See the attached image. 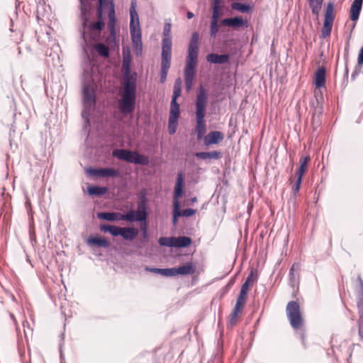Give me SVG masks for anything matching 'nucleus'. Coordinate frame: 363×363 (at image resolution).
I'll return each instance as SVG.
<instances>
[{
  "label": "nucleus",
  "instance_id": "603ef678",
  "mask_svg": "<svg viewBox=\"0 0 363 363\" xmlns=\"http://www.w3.org/2000/svg\"><path fill=\"white\" fill-rule=\"evenodd\" d=\"M168 74L167 70H162L160 72V82L164 83L167 79V76Z\"/></svg>",
  "mask_w": 363,
  "mask_h": 363
},
{
  "label": "nucleus",
  "instance_id": "f704fd0d",
  "mask_svg": "<svg viewBox=\"0 0 363 363\" xmlns=\"http://www.w3.org/2000/svg\"><path fill=\"white\" fill-rule=\"evenodd\" d=\"M129 151L130 150H128L117 149L113 152V156L116 157L118 159H120V160L127 162Z\"/></svg>",
  "mask_w": 363,
  "mask_h": 363
},
{
  "label": "nucleus",
  "instance_id": "0eeeda50",
  "mask_svg": "<svg viewBox=\"0 0 363 363\" xmlns=\"http://www.w3.org/2000/svg\"><path fill=\"white\" fill-rule=\"evenodd\" d=\"M252 277H253V272L252 271L250 274L247 276L246 280L243 283V284L241 286L240 295L237 299L235 308L233 309V311L231 314V320L230 322L233 323V322L238 317V313L240 312L241 309L243 308L247 294L249 291V287L252 284Z\"/></svg>",
  "mask_w": 363,
  "mask_h": 363
},
{
  "label": "nucleus",
  "instance_id": "79ce46f5",
  "mask_svg": "<svg viewBox=\"0 0 363 363\" xmlns=\"http://www.w3.org/2000/svg\"><path fill=\"white\" fill-rule=\"evenodd\" d=\"M178 125V120L169 119L168 120V133L169 135H173L177 130Z\"/></svg>",
  "mask_w": 363,
  "mask_h": 363
},
{
  "label": "nucleus",
  "instance_id": "393cba45",
  "mask_svg": "<svg viewBox=\"0 0 363 363\" xmlns=\"http://www.w3.org/2000/svg\"><path fill=\"white\" fill-rule=\"evenodd\" d=\"M195 156L197 158L202 160H218L220 157V152L218 151H212V152H196Z\"/></svg>",
  "mask_w": 363,
  "mask_h": 363
},
{
  "label": "nucleus",
  "instance_id": "39448f33",
  "mask_svg": "<svg viewBox=\"0 0 363 363\" xmlns=\"http://www.w3.org/2000/svg\"><path fill=\"white\" fill-rule=\"evenodd\" d=\"M82 96L84 108L82 112V117L85 123L84 126L86 127L89 126V117L96 105L95 91L89 85L84 84L82 89Z\"/></svg>",
  "mask_w": 363,
  "mask_h": 363
},
{
  "label": "nucleus",
  "instance_id": "b1692460",
  "mask_svg": "<svg viewBox=\"0 0 363 363\" xmlns=\"http://www.w3.org/2000/svg\"><path fill=\"white\" fill-rule=\"evenodd\" d=\"M308 1L312 13L318 18L322 9L324 0H308Z\"/></svg>",
  "mask_w": 363,
  "mask_h": 363
},
{
  "label": "nucleus",
  "instance_id": "6e6552de",
  "mask_svg": "<svg viewBox=\"0 0 363 363\" xmlns=\"http://www.w3.org/2000/svg\"><path fill=\"white\" fill-rule=\"evenodd\" d=\"M184 186V177L182 172L177 174V182L174 192V215H173V223H176L177 217L182 216V211L179 210V198L183 193Z\"/></svg>",
  "mask_w": 363,
  "mask_h": 363
},
{
  "label": "nucleus",
  "instance_id": "9d476101",
  "mask_svg": "<svg viewBox=\"0 0 363 363\" xmlns=\"http://www.w3.org/2000/svg\"><path fill=\"white\" fill-rule=\"evenodd\" d=\"M334 4L333 2H328L326 5V10L324 16L323 26L321 30V36L323 38L328 37L332 31L334 21Z\"/></svg>",
  "mask_w": 363,
  "mask_h": 363
},
{
  "label": "nucleus",
  "instance_id": "8fccbe9b",
  "mask_svg": "<svg viewBox=\"0 0 363 363\" xmlns=\"http://www.w3.org/2000/svg\"><path fill=\"white\" fill-rule=\"evenodd\" d=\"M196 213V210L192 208H186L182 211L183 216L190 217Z\"/></svg>",
  "mask_w": 363,
  "mask_h": 363
},
{
  "label": "nucleus",
  "instance_id": "4d7b16f0",
  "mask_svg": "<svg viewBox=\"0 0 363 363\" xmlns=\"http://www.w3.org/2000/svg\"><path fill=\"white\" fill-rule=\"evenodd\" d=\"M357 62L359 65L363 64V47L359 50Z\"/></svg>",
  "mask_w": 363,
  "mask_h": 363
},
{
  "label": "nucleus",
  "instance_id": "423d86ee",
  "mask_svg": "<svg viewBox=\"0 0 363 363\" xmlns=\"http://www.w3.org/2000/svg\"><path fill=\"white\" fill-rule=\"evenodd\" d=\"M286 316L291 326L295 329H301L303 325L299 304L295 301H289L286 308Z\"/></svg>",
  "mask_w": 363,
  "mask_h": 363
},
{
  "label": "nucleus",
  "instance_id": "c85d7f7f",
  "mask_svg": "<svg viewBox=\"0 0 363 363\" xmlns=\"http://www.w3.org/2000/svg\"><path fill=\"white\" fill-rule=\"evenodd\" d=\"M101 230L104 232H108L113 236H118L120 235L121 227L111 225H101L100 226Z\"/></svg>",
  "mask_w": 363,
  "mask_h": 363
},
{
  "label": "nucleus",
  "instance_id": "864d4df0",
  "mask_svg": "<svg viewBox=\"0 0 363 363\" xmlns=\"http://www.w3.org/2000/svg\"><path fill=\"white\" fill-rule=\"evenodd\" d=\"M178 96H175L172 95L171 103H170V108L173 107H179V104L177 102Z\"/></svg>",
  "mask_w": 363,
  "mask_h": 363
},
{
  "label": "nucleus",
  "instance_id": "c03bdc74",
  "mask_svg": "<svg viewBox=\"0 0 363 363\" xmlns=\"http://www.w3.org/2000/svg\"><path fill=\"white\" fill-rule=\"evenodd\" d=\"M160 274L164 277H174L176 276L175 268H165L161 269Z\"/></svg>",
  "mask_w": 363,
  "mask_h": 363
},
{
  "label": "nucleus",
  "instance_id": "72a5a7b5",
  "mask_svg": "<svg viewBox=\"0 0 363 363\" xmlns=\"http://www.w3.org/2000/svg\"><path fill=\"white\" fill-rule=\"evenodd\" d=\"M174 240H175L174 237H170V238L162 237L159 239L158 242L161 246L171 247H175Z\"/></svg>",
  "mask_w": 363,
  "mask_h": 363
},
{
  "label": "nucleus",
  "instance_id": "bb28decb",
  "mask_svg": "<svg viewBox=\"0 0 363 363\" xmlns=\"http://www.w3.org/2000/svg\"><path fill=\"white\" fill-rule=\"evenodd\" d=\"M106 186H90L87 188V193L91 196H101L108 192Z\"/></svg>",
  "mask_w": 363,
  "mask_h": 363
},
{
  "label": "nucleus",
  "instance_id": "6e6d98bb",
  "mask_svg": "<svg viewBox=\"0 0 363 363\" xmlns=\"http://www.w3.org/2000/svg\"><path fill=\"white\" fill-rule=\"evenodd\" d=\"M160 270H161L160 268H152V267H145V271L151 272L159 274H160Z\"/></svg>",
  "mask_w": 363,
  "mask_h": 363
},
{
  "label": "nucleus",
  "instance_id": "e2e57ef3",
  "mask_svg": "<svg viewBox=\"0 0 363 363\" xmlns=\"http://www.w3.org/2000/svg\"><path fill=\"white\" fill-rule=\"evenodd\" d=\"M347 58L345 59V74H348V69H347Z\"/></svg>",
  "mask_w": 363,
  "mask_h": 363
},
{
  "label": "nucleus",
  "instance_id": "ea45409f",
  "mask_svg": "<svg viewBox=\"0 0 363 363\" xmlns=\"http://www.w3.org/2000/svg\"><path fill=\"white\" fill-rule=\"evenodd\" d=\"M107 6V4L103 2H98V6L96 9V15L99 21H104V9Z\"/></svg>",
  "mask_w": 363,
  "mask_h": 363
},
{
  "label": "nucleus",
  "instance_id": "49530a36",
  "mask_svg": "<svg viewBox=\"0 0 363 363\" xmlns=\"http://www.w3.org/2000/svg\"><path fill=\"white\" fill-rule=\"evenodd\" d=\"M303 177L296 176V180L292 186V191L294 195L297 194L300 190Z\"/></svg>",
  "mask_w": 363,
  "mask_h": 363
},
{
  "label": "nucleus",
  "instance_id": "cd10ccee",
  "mask_svg": "<svg viewBox=\"0 0 363 363\" xmlns=\"http://www.w3.org/2000/svg\"><path fill=\"white\" fill-rule=\"evenodd\" d=\"M309 161L310 157L308 156H306L300 159V166L297 170L296 176L303 177V174L308 169Z\"/></svg>",
  "mask_w": 363,
  "mask_h": 363
},
{
  "label": "nucleus",
  "instance_id": "774afa93",
  "mask_svg": "<svg viewBox=\"0 0 363 363\" xmlns=\"http://www.w3.org/2000/svg\"><path fill=\"white\" fill-rule=\"evenodd\" d=\"M196 200V198L194 197L193 199H192V201H195Z\"/></svg>",
  "mask_w": 363,
  "mask_h": 363
},
{
  "label": "nucleus",
  "instance_id": "2eb2a0df",
  "mask_svg": "<svg viewBox=\"0 0 363 363\" xmlns=\"http://www.w3.org/2000/svg\"><path fill=\"white\" fill-rule=\"evenodd\" d=\"M127 162L141 165H147L149 164V159L136 151L130 150Z\"/></svg>",
  "mask_w": 363,
  "mask_h": 363
},
{
  "label": "nucleus",
  "instance_id": "de8ad7c7",
  "mask_svg": "<svg viewBox=\"0 0 363 363\" xmlns=\"http://www.w3.org/2000/svg\"><path fill=\"white\" fill-rule=\"evenodd\" d=\"M89 175L91 177H102V168L100 169H94V168H89L86 170Z\"/></svg>",
  "mask_w": 363,
  "mask_h": 363
},
{
  "label": "nucleus",
  "instance_id": "5fc2aeb1",
  "mask_svg": "<svg viewBox=\"0 0 363 363\" xmlns=\"http://www.w3.org/2000/svg\"><path fill=\"white\" fill-rule=\"evenodd\" d=\"M23 328H24L25 337L27 339L28 338V332L30 329V327L28 325V323L27 321H24L23 323Z\"/></svg>",
  "mask_w": 363,
  "mask_h": 363
},
{
  "label": "nucleus",
  "instance_id": "dca6fc26",
  "mask_svg": "<svg viewBox=\"0 0 363 363\" xmlns=\"http://www.w3.org/2000/svg\"><path fill=\"white\" fill-rule=\"evenodd\" d=\"M108 28L111 33V35H114L116 33V16L115 11V4L111 2V6H108Z\"/></svg>",
  "mask_w": 363,
  "mask_h": 363
},
{
  "label": "nucleus",
  "instance_id": "4468645a",
  "mask_svg": "<svg viewBox=\"0 0 363 363\" xmlns=\"http://www.w3.org/2000/svg\"><path fill=\"white\" fill-rule=\"evenodd\" d=\"M172 48L162 47L161 69L167 70L171 65Z\"/></svg>",
  "mask_w": 363,
  "mask_h": 363
},
{
  "label": "nucleus",
  "instance_id": "0e129e2a",
  "mask_svg": "<svg viewBox=\"0 0 363 363\" xmlns=\"http://www.w3.org/2000/svg\"><path fill=\"white\" fill-rule=\"evenodd\" d=\"M216 3H217V5L220 6V0H213V4H216Z\"/></svg>",
  "mask_w": 363,
  "mask_h": 363
},
{
  "label": "nucleus",
  "instance_id": "7ed1b4c3",
  "mask_svg": "<svg viewBox=\"0 0 363 363\" xmlns=\"http://www.w3.org/2000/svg\"><path fill=\"white\" fill-rule=\"evenodd\" d=\"M113 221L115 220H127L133 223L134 221L143 222L145 223V228H143V236H147V223L146 220L148 217L147 214V204L145 197L139 201L137 203V211H135L131 210L127 212L125 214H122L118 212H113Z\"/></svg>",
  "mask_w": 363,
  "mask_h": 363
},
{
  "label": "nucleus",
  "instance_id": "f8f14e48",
  "mask_svg": "<svg viewBox=\"0 0 363 363\" xmlns=\"http://www.w3.org/2000/svg\"><path fill=\"white\" fill-rule=\"evenodd\" d=\"M358 286L356 288L355 294L357 298V307L358 313L360 318L363 317V280L361 275L359 274L357 277Z\"/></svg>",
  "mask_w": 363,
  "mask_h": 363
},
{
  "label": "nucleus",
  "instance_id": "f257e3e1",
  "mask_svg": "<svg viewBox=\"0 0 363 363\" xmlns=\"http://www.w3.org/2000/svg\"><path fill=\"white\" fill-rule=\"evenodd\" d=\"M129 60H124L123 67L126 72L123 78V91L119 101V109L123 114L133 111L136 103V79L129 74Z\"/></svg>",
  "mask_w": 363,
  "mask_h": 363
},
{
  "label": "nucleus",
  "instance_id": "6ab92c4d",
  "mask_svg": "<svg viewBox=\"0 0 363 363\" xmlns=\"http://www.w3.org/2000/svg\"><path fill=\"white\" fill-rule=\"evenodd\" d=\"M230 59L229 54L218 55L216 53H210L206 56V60L212 64H224Z\"/></svg>",
  "mask_w": 363,
  "mask_h": 363
},
{
  "label": "nucleus",
  "instance_id": "f03ea898",
  "mask_svg": "<svg viewBox=\"0 0 363 363\" xmlns=\"http://www.w3.org/2000/svg\"><path fill=\"white\" fill-rule=\"evenodd\" d=\"M199 40V35L198 32H194L191 35L188 47V55L184 69V81L187 91H189L192 88L193 80L198 64Z\"/></svg>",
  "mask_w": 363,
  "mask_h": 363
},
{
  "label": "nucleus",
  "instance_id": "a211bd4d",
  "mask_svg": "<svg viewBox=\"0 0 363 363\" xmlns=\"http://www.w3.org/2000/svg\"><path fill=\"white\" fill-rule=\"evenodd\" d=\"M221 23L229 27H232L235 29L245 26V21L242 17L235 16L234 18H227L222 20Z\"/></svg>",
  "mask_w": 363,
  "mask_h": 363
},
{
  "label": "nucleus",
  "instance_id": "a19ab883",
  "mask_svg": "<svg viewBox=\"0 0 363 363\" xmlns=\"http://www.w3.org/2000/svg\"><path fill=\"white\" fill-rule=\"evenodd\" d=\"M182 84V82L180 78H178L175 80V82L174 84L173 96L179 97L181 95Z\"/></svg>",
  "mask_w": 363,
  "mask_h": 363
},
{
  "label": "nucleus",
  "instance_id": "e433bc0d",
  "mask_svg": "<svg viewBox=\"0 0 363 363\" xmlns=\"http://www.w3.org/2000/svg\"><path fill=\"white\" fill-rule=\"evenodd\" d=\"M119 175V172L112 168H102V177H116Z\"/></svg>",
  "mask_w": 363,
  "mask_h": 363
},
{
  "label": "nucleus",
  "instance_id": "69168bd1",
  "mask_svg": "<svg viewBox=\"0 0 363 363\" xmlns=\"http://www.w3.org/2000/svg\"><path fill=\"white\" fill-rule=\"evenodd\" d=\"M289 182H290V184H292L294 182V178L293 177H291L289 179Z\"/></svg>",
  "mask_w": 363,
  "mask_h": 363
},
{
  "label": "nucleus",
  "instance_id": "37998d69",
  "mask_svg": "<svg viewBox=\"0 0 363 363\" xmlns=\"http://www.w3.org/2000/svg\"><path fill=\"white\" fill-rule=\"evenodd\" d=\"M113 212H101L99 213L97 216L99 218L106 220L108 221H113Z\"/></svg>",
  "mask_w": 363,
  "mask_h": 363
},
{
  "label": "nucleus",
  "instance_id": "412c9836",
  "mask_svg": "<svg viewBox=\"0 0 363 363\" xmlns=\"http://www.w3.org/2000/svg\"><path fill=\"white\" fill-rule=\"evenodd\" d=\"M363 0H354L350 8V19L355 21L359 18Z\"/></svg>",
  "mask_w": 363,
  "mask_h": 363
},
{
  "label": "nucleus",
  "instance_id": "680f3d73",
  "mask_svg": "<svg viewBox=\"0 0 363 363\" xmlns=\"http://www.w3.org/2000/svg\"><path fill=\"white\" fill-rule=\"evenodd\" d=\"M60 359H61V362L62 363L63 360H64V355L62 354V346H60Z\"/></svg>",
  "mask_w": 363,
  "mask_h": 363
},
{
  "label": "nucleus",
  "instance_id": "1a4fd4ad",
  "mask_svg": "<svg viewBox=\"0 0 363 363\" xmlns=\"http://www.w3.org/2000/svg\"><path fill=\"white\" fill-rule=\"evenodd\" d=\"M80 1V10H81V17L82 20V28L83 30L81 33V38L83 40V43H82L81 45L82 49L86 51L87 48L91 44V41L94 40V38L92 37L91 34H87L86 33V28L87 27V12L88 10L86 9L85 5L84 4L83 0H79Z\"/></svg>",
  "mask_w": 363,
  "mask_h": 363
},
{
  "label": "nucleus",
  "instance_id": "c756f323",
  "mask_svg": "<svg viewBox=\"0 0 363 363\" xmlns=\"http://www.w3.org/2000/svg\"><path fill=\"white\" fill-rule=\"evenodd\" d=\"M87 243L89 245H95L99 247H108L109 246V242L101 238H92L90 237L87 240Z\"/></svg>",
  "mask_w": 363,
  "mask_h": 363
},
{
  "label": "nucleus",
  "instance_id": "58836bf2",
  "mask_svg": "<svg viewBox=\"0 0 363 363\" xmlns=\"http://www.w3.org/2000/svg\"><path fill=\"white\" fill-rule=\"evenodd\" d=\"M104 26L105 23L104 21H98L97 22L91 23L89 29L90 31L96 30L100 32L104 28Z\"/></svg>",
  "mask_w": 363,
  "mask_h": 363
},
{
  "label": "nucleus",
  "instance_id": "a878e982",
  "mask_svg": "<svg viewBox=\"0 0 363 363\" xmlns=\"http://www.w3.org/2000/svg\"><path fill=\"white\" fill-rule=\"evenodd\" d=\"M325 83V70L324 68H319L315 76V84L317 87L324 86Z\"/></svg>",
  "mask_w": 363,
  "mask_h": 363
},
{
  "label": "nucleus",
  "instance_id": "2f4dec72",
  "mask_svg": "<svg viewBox=\"0 0 363 363\" xmlns=\"http://www.w3.org/2000/svg\"><path fill=\"white\" fill-rule=\"evenodd\" d=\"M94 48L95 50L99 55L104 57H108L109 56V48L104 44L97 43L95 45Z\"/></svg>",
  "mask_w": 363,
  "mask_h": 363
},
{
  "label": "nucleus",
  "instance_id": "4c0bfd02",
  "mask_svg": "<svg viewBox=\"0 0 363 363\" xmlns=\"http://www.w3.org/2000/svg\"><path fill=\"white\" fill-rule=\"evenodd\" d=\"M299 269V264L297 263H294L291 267L290 268L289 276V280L290 283L291 284H294L296 281V277L295 274V271Z\"/></svg>",
  "mask_w": 363,
  "mask_h": 363
},
{
  "label": "nucleus",
  "instance_id": "09e8293b",
  "mask_svg": "<svg viewBox=\"0 0 363 363\" xmlns=\"http://www.w3.org/2000/svg\"><path fill=\"white\" fill-rule=\"evenodd\" d=\"M218 32V23H211L210 35L211 38H216Z\"/></svg>",
  "mask_w": 363,
  "mask_h": 363
},
{
  "label": "nucleus",
  "instance_id": "052dcab7",
  "mask_svg": "<svg viewBox=\"0 0 363 363\" xmlns=\"http://www.w3.org/2000/svg\"><path fill=\"white\" fill-rule=\"evenodd\" d=\"M358 335L362 340H363V329H359Z\"/></svg>",
  "mask_w": 363,
  "mask_h": 363
},
{
  "label": "nucleus",
  "instance_id": "473e14b6",
  "mask_svg": "<svg viewBox=\"0 0 363 363\" xmlns=\"http://www.w3.org/2000/svg\"><path fill=\"white\" fill-rule=\"evenodd\" d=\"M231 7L234 10H237L241 13H248L250 11V6L240 2H233Z\"/></svg>",
  "mask_w": 363,
  "mask_h": 363
},
{
  "label": "nucleus",
  "instance_id": "f3484780",
  "mask_svg": "<svg viewBox=\"0 0 363 363\" xmlns=\"http://www.w3.org/2000/svg\"><path fill=\"white\" fill-rule=\"evenodd\" d=\"M172 25L170 21L165 22L163 29V37L162 40V47L172 48V41L171 35Z\"/></svg>",
  "mask_w": 363,
  "mask_h": 363
},
{
  "label": "nucleus",
  "instance_id": "aec40b11",
  "mask_svg": "<svg viewBox=\"0 0 363 363\" xmlns=\"http://www.w3.org/2000/svg\"><path fill=\"white\" fill-rule=\"evenodd\" d=\"M223 139V134L220 131L210 132L204 138V144L209 145L212 144H218Z\"/></svg>",
  "mask_w": 363,
  "mask_h": 363
},
{
  "label": "nucleus",
  "instance_id": "3c124183",
  "mask_svg": "<svg viewBox=\"0 0 363 363\" xmlns=\"http://www.w3.org/2000/svg\"><path fill=\"white\" fill-rule=\"evenodd\" d=\"M361 72H362L361 67H359V65L356 66L354 70L353 71V72L351 75L352 79L354 80L356 78V77L361 73Z\"/></svg>",
  "mask_w": 363,
  "mask_h": 363
},
{
  "label": "nucleus",
  "instance_id": "5701e85b",
  "mask_svg": "<svg viewBox=\"0 0 363 363\" xmlns=\"http://www.w3.org/2000/svg\"><path fill=\"white\" fill-rule=\"evenodd\" d=\"M176 272V276L178 274L188 275L192 274L195 272V267L192 262L187 263L185 265L180 266L179 267H174Z\"/></svg>",
  "mask_w": 363,
  "mask_h": 363
},
{
  "label": "nucleus",
  "instance_id": "338daca9",
  "mask_svg": "<svg viewBox=\"0 0 363 363\" xmlns=\"http://www.w3.org/2000/svg\"><path fill=\"white\" fill-rule=\"evenodd\" d=\"M301 338H302V340L303 342L304 341V335L303 334L301 335Z\"/></svg>",
  "mask_w": 363,
  "mask_h": 363
},
{
  "label": "nucleus",
  "instance_id": "4be33fe9",
  "mask_svg": "<svg viewBox=\"0 0 363 363\" xmlns=\"http://www.w3.org/2000/svg\"><path fill=\"white\" fill-rule=\"evenodd\" d=\"M138 230L134 228H121L120 235L125 240H133L137 237Z\"/></svg>",
  "mask_w": 363,
  "mask_h": 363
},
{
  "label": "nucleus",
  "instance_id": "7c9ffc66",
  "mask_svg": "<svg viewBox=\"0 0 363 363\" xmlns=\"http://www.w3.org/2000/svg\"><path fill=\"white\" fill-rule=\"evenodd\" d=\"M175 247H186L191 243V239L186 236L175 238Z\"/></svg>",
  "mask_w": 363,
  "mask_h": 363
},
{
  "label": "nucleus",
  "instance_id": "13d9d810",
  "mask_svg": "<svg viewBox=\"0 0 363 363\" xmlns=\"http://www.w3.org/2000/svg\"><path fill=\"white\" fill-rule=\"evenodd\" d=\"M98 2H103L104 4H107V6H111V2L114 4L113 0H98Z\"/></svg>",
  "mask_w": 363,
  "mask_h": 363
},
{
  "label": "nucleus",
  "instance_id": "a18cd8bd",
  "mask_svg": "<svg viewBox=\"0 0 363 363\" xmlns=\"http://www.w3.org/2000/svg\"><path fill=\"white\" fill-rule=\"evenodd\" d=\"M179 107L170 108L169 119L178 120L179 118Z\"/></svg>",
  "mask_w": 363,
  "mask_h": 363
},
{
  "label": "nucleus",
  "instance_id": "c9c22d12",
  "mask_svg": "<svg viewBox=\"0 0 363 363\" xmlns=\"http://www.w3.org/2000/svg\"><path fill=\"white\" fill-rule=\"evenodd\" d=\"M212 9L213 13L211 23H218V19L220 18V6L217 5V3L213 4Z\"/></svg>",
  "mask_w": 363,
  "mask_h": 363
},
{
  "label": "nucleus",
  "instance_id": "ddd939ff",
  "mask_svg": "<svg viewBox=\"0 0 363 363\" xmlns=\"http://www.w3.org/2000/svg\"><path fill=\"white\" fill-rule=\"evenodd\" d=\"M133 43V51L136 56H140L143 53V43L141 32L130 33Z\"/></svg>",
  "mask_w": 363,
  "mask_h": 363
},
{
  "label": "nucleus",
  "instance_id": "9b49d317",
  "mask_svg": "<svg viewBox=\"0 0 363 363\" xmlns=\"http://www.w3.org/2000/svg\"><path fill=\"white\" fill-rule=\"evenodd\" d=\"M137 1L131 0L130 7V33L141 32L140 28V21L138 12L136 11Z\"/></svg>",
  "mask_w": 363,
  "mask_h": 363
},
{
  "label": "nucleus",
  "instance_id": "bf43d9fd",
  "mask_svg": "<svg viewBox=\"0 0 363 363\" xmlns=\"http://www.w3.org/2000/svg\"><path fill=\"white\" fill-rule=\"evenodd\" d=\"M186 16L189 19H191L194 16V14L191 11H188L186 13Z\"/></svg>",
  "mask_w": 363,
  "mask_h": 363
},
{
  "label": "nucleus",
  "instance_id": "20e7f679",
  "mask_svg": "<svg viewBox=\"0 0 363 363\" xmlns=\"http://www.w3.org/2000/svg\"><path fill=\"white\" fill-rule=\"evenodd\" d=\"M206 103V91L203 86H200L196 99V130L198 139H201L206 133L205 116Z\"/></svg>",
  "mask_w": 363,
  "mask_h": 363
}]
</instances>
